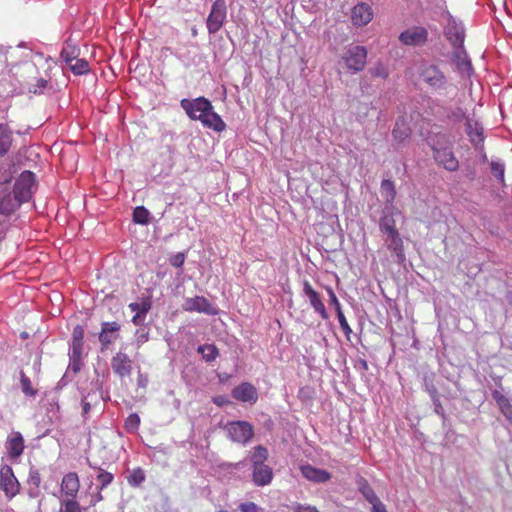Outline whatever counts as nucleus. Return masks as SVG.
I'll list each match as a JSON object with an SVG mask.
<instances>
[{"label":"nucleus","mask_w":512,"mask_h":512,"mask_svg":"<svg viewBox=\"0 0 512 512\" xmlns=\"http://www.w3.org/2000/svg\"><path fill=\"white\" fill-rule=\"evenodd\" d=\"M370 74L375 78L386 79L389 75L388 69L382 63H376L374 67L370 69Z\"/></svg>","instance_id":"79ce46f5"},{"label":"nucleus","mask_w":512,"mask_h":512,"mask_svg":"<svg viewBox=\"0 0 512 512\" xmlns=\"http://www.w3.org/2000/svg\"><path fill=\"white\" fill-rule=\"evenodd\" d=\"M36 190V178L31 171H24L16 179L13 194L20 202H28Z\"/></svg>","instance_id":"39448f33"},{"label":"nucleus","mask_w":512,"mask_h":512,"mask_svg":"<svg viewBox=\"0 0 512 512\" xmlns=\"http://www.w3.org/2000/svg\"><path fill=\"white\" fill-rule=\"evenodd\" d=\"M67 66L75 75H84L89 72V63L83 58L78 57Z\"/></svg>","instance_id":"2f4dec72"},{"label":"nucleus","mask_w":512,"mask_h":512,"mask_svg":"<svg viewBox=\"0 0 512 512\" xmlns=\"http://www.w3.org/2000/svg\"><path fill=\"white\" fill-rule=\"evenodd\" d=\"M13 142V134L10 127L5 123H0V157L5 156Z\"/></svg>","instance_id":"393cba45"},{"label":"nucleus","mask_w":512,"mask_h":512,"mask_svg":"<svg viewBox=\"0 0 512 512\" xmlns=\"http://www.w3.org/2000/svg\"><path fill=\"white\" fill-rule=\"evenodd\" d=\"M80 489V480L75 472H69L62 478L61 493L67 499H76Z\"/></svg>","instance_id":"f3484780"},{"label":"nucleus","mask_w":512,"mask_h":512,"mask_svg":"<svg viewBox=\"0 0 512 512\" xmlns=\"http://www.w3.org/2000/svg\"><path fill=\"white\" fill-rule=\"evenodd\" d=\"M20 384L22 392L27 396H35L37 394V390L33 389L31 380L26 376V374L21 371L20 373Z\"/></svg>","instance_id":"4c0bfd02"},{"label":"nucleus","mask_w":512,"mask_h":512,"mask_svg":"<svg viewBox=\"0 0 512 512\" xmlns=\"http://www.w3.org/2000/svg\"><path fill=\"white\" fill-rule=\"evenodd\" d=\"M269 456V452L266 447L258 445L254 447L253 452L250 456L252 464V482L257 487H264L271 484L274 473L272 468L265 464Z\"/></svg>","instance_id":"7ed1b4c3"},{"label":"nucleus","mask_w":512,"mask_h":512,"mask_svg":"<svg viewBox=\"0 0 512 512\" xmlns=\"http://www.w3.org/2000/svg\"><path fill=\"white\" fill-rule=\"evenodd\" d=\"M217 512H229V511H228V510H225V509H221V510H219V511H217Z\"/></svg>","instance_id":"4d7b16f0"},{"label":"nucleus","mask_w":512,"mask_h":512,"mask_svg":"<svg viewBox=\"0 0 512 512\" xmlns=\"http://www.w3.org/2000/svg\"><path fill=\"white\" fill-rule=\"evenodd\" d=\"M183 309L188 312H201L208 315H216L217 310L211 303L203 296H195L187 298L183 304Z\"/></svg>","instance_id":"f8f14e48"},{"label":"nucleus","mask_w":512,"mask_h":512,"mask_svg":"<svg viewBox=\"0 0 512 512\" xmlns=\"http://www.w3.org/2000/svg\"><path fill=\"white\" fill-rule=\"evenodd\" d=\"M145 316L146 315L136 313L132 318L133 324L136 326L141 325L145 319Z\"/></svg>","instance_id":"864d4df0"},{"label":"nucleus","mask_w":512,"mask_h":512,"mask_svg":"<svg viewBox=\"0 0 512 512\" xmlns=\"http://www.w3.org/2000/svg\"><path fill=\"white\" fill-rule=\"evenodd\" d=\"M131 311L146 315L151 308V302L149 298L143 299L141 302H132L128 305Z\"/></svg>","instance_id":"e433bc0d"},{"label":"nucleus","mask_w":512,"mask_h":512,"mask_svg":"<svg viewBox=\"0 0 512 512\" xmlns=\"http://www.w3.org/2000/svg\"><path fill=\"white\" fill-rule=\"evenodd\" d=\"M327 293L329 295L331 305L335 308L336 314H338L339 311H342V307L335 292L333 291L332 288H327Z\"/></svg>","instance_id":"09e8293b"},{"label":"nucleus","mask_w":512,"mask_h":512,"mask_svg":"<svg viewBox=\"0 0 512 512\" xmlns=\"http://www.w3.org/2000/svg\"><path fill=\"white\" fill-rule=\"evenodd\" d=\"M198 351L203 354V358L208 362L214 361L219 355L217 347L213 344L201 345L198 347Z\"/></svg>","instance_id":"72a5a7b5"},{"label":"nucleus","mask_w":512,"mask_h":512,"mask_svg":"<svg viewBox=\"0 0 512 512\" xmlns=\"http://www.w3.org/2000/svg\"><path fill=\"white\" fill-rule=\"evenodd\" d=\"M89 409H90V404L89 403H85L84 407H83L84 412L87 413L89 411Z\"/></svg>","instance_id":"6e6d98bb"},{"label":"nucleus","mask_w":512,"mask_h":512,"mask_svg":"<svg viewBox=\"0 0 512 512\" xmlns=\"http://www.w3.org/2000/svg\"><path fill=\"white\" fill-rule=\"evenodd\" d=\"M45 83H46V81H45V80H42V82H40V85H43V84H45Z\"/></svg>","instance_id":"13d9d810"},{"label":"nucleus","mask_w":512,"mask_h":512,"mask_svg":"<svg viewBox=\"0 0 512 512\" xmlns=\"http://www.w3.org/2000/svg\"><path fill=\"white\" fill-rule=\"evenodd\" d=\"M140 426V417L138 414H130L125 420V429L128 432H136Z\"/></svg>","instance_id":"a19ab883"},{"label":"nucleus","mask_w":512,"mask_h":512,"mask_svg":"<svg viewBox=\"0 0 512 512\" xmlns=\"http://www.w3.org/2000/svg\"><path fill=\"white\" fill-rule=\"evenodd\" d=\"M111 367L119 377H128L132 373L133 361L126 353L120 351L112 357Z\"/></svg>","instance_id":"4468645a"},{"label":"nucleus","mask_w":512,"mask_h":512,"mask_svg":"<svg viewBox=\"0 0 512 512\" xmlns=\"http://www.w3.org/2000/svg\"><path fill=\"white\" fill-rule=\"evenodd\" d=\"M303 292L305 296L308 298L310 305L313 307L314 311L317 312L322 319L327 320L329 318V315L320 297V294L312 287L309 281H304Z\"/></svg>","instance_id":"ddd939ff"},{"label":"nucleus","mask_w":512,"mask_h":512,"mask_svg":"<svg viewBox=\"0 0 512 512\" xmlns=\"http://www.w3.org/2000/svg\"><path fill=\"white\" fill-rule=\"evenodd\" d=\"M411 136V129L404 118H400L396 121L395 126L392 130V137L398 143H403Z\"/></svg>","instance_id":"5701e85b"},{"label":"nucleus","mask_w":512,"mask_h":512,"mask_svg":"<svg viewBox=\"0 0 512 512\" xmlns=\"http://www.w3.org/2000/svg\"><path fill=\"white\" fill-rule=\"evenodd\" d=\"M302 475L310 481L324 483L330 479V474L322 469L315 468L311 465H302L300 467Z\"/></svg>","instance_id":"aec40b11"},{"label":"nucleus","mask_w":512,"mask_h":512,"mask_svg":"<svg viewBox=\"0 0 512 512\" xmlns=\"http://www.w3.org/2000/svg\"><path fill=\"white\" fill-rule=\"evenodd\" d=\"M373 16L372 7L365 2H360L352 8L350 17L355 27H363L372 21Z\"/></svg>","instance_id":"9d476101"},{"label":"nucleus","mask_w":512,"mask_h":512,"mask_svg":"<svg viewBox=\"0 0 512 512\" xmlns=\"http://www.w3.org/2000/svg\"><path fill=\"white\" fill-rule=\"evenodd\" d=\"M80 55V49L71 39H67L61 50V58L67 64H71Z\"/></svg>","instance_id":"a878e982"},{"label":"nucleus","mask_w":512,"mask_h":512,"mask_svg":"<svg viewBox=\"0 0 512 512\" xmlns=\"http://www.w3.org/2000/svg\"><path fill=\"white\" fill-rule=\"evenodd\" d=\"M370 504L372 505V512H387L385 505L380 501V499H377Z\"/></svg>","instance_id":"603ef678"},{"label":"nucleus","mask_w":512,"mask_h":512,"mask_svg":"<svg viewBox=\"0 0 512 512\" xmlns=\"http://www.w3.org/2000/svg\"><path fill=\"white\" fill-rule=\"evenodd\" d=\"M291 510L292 512H319L315 506L303 505L300 503H295L292 505Z\"/></svg>","instance_id":"8fccbe9b"},{"label":"nucleus","mask_w":512,"mask_h":512,"mask_svg":"<svg viewBox=\"0 0 512 512\" xmlns=\"http://www.w3.org/2000/svg\"><path fill=\"white\" fill-rule=\"evenodd\" d=\"M447 117H448V119L455 121V122H460L465 118L467 119L466 113L461 107H456L454 109H450L447 112Z\"/></svg>","instance_id":"a18cd8bd"},{"label":"nucleus","mask_w":512,"mask_h":512,"mask_svg":"<svg viewBox=\"0 0 512 512\" xmlns=\"http://www.w3.org/2000/svg\"><path fill=\"white\" fill-rule=\"evenodd\" d=\"M45 83H46V81H45V80H42V82H40V85H43V84H45Z\"/></svg>","instance_id":"bf43d9fd"},{"label":"nucleus","mask_w":512,"mask_h":512,"mask_svg":"<svg viewBox=\"0 0 512 512\" xmlns=\"http://www.w3.org/2000/svg\"><path fill=\"white\" fill-rule=\"evenodd\" d=\"M388 238L390 240V242L387 246L388 249L390 251H393L399 258L404 257L403 240L400 237L399 232H394L392 234H389Z\"/></svg>","instance_id":"c756f323"},{"label":"nucleus","mask_w":512,"mask_h":512,"mask_svg":"<svg viewBox=\"0 0 512 512\" xmlns=\"http://www.w3.org/2000/svg\"><path fill=\"white\" fill-rule=\"evenodd\" d=\"M493 399L496 401L499 409L507 418V420L512 424V404L507 397L501 394L499 391H494Z\"/></svg>","instance_id":"cd10ccee"},{"label":"nucleus","mask_w":512,"mask_h":512,"mask_svg":"<svg viewBox=\"0 0 512 512\" xmlns=\"http://www.w3.org/2000/svg\"><path fill=\"white\" fill-rule=\"evenodd\" d=\"M428 39V32L424 27H412L403 31L399 40L408 46H418L424 44Z\"/></svg>","instance_id":"9b49d317"},{"label":"nucleus","mask_w":512,"mask_h":512,"mask_svg":"<svg viewBox=\"0 0 512 512\" xmlns=\"http://www.w3.org/2000/svg\"><path fill=\"white\" fill-rule=\"evenodd\" d=\"M227 18V5L225 0H215L206 20L207 30L215 34L223 27Z\"/></svg>","instance_id":"0eeeda50"},{"label":"nucleus","mask_w":512,"mask_h":512,"mask_svg":"<svg viewBox=\"0 0 512 512\" xmlns=\"http://www.w3.org/2000/svg\"><path fill=\"white\" fill-rule=\"evenodd\" d=\"M145 480L144 472L141 469L134 470L128 477L131 486H139Z\"/></svg>","instance_id":"c03bdc74"},{"label":"nucleus","mask_w":512,"mask_h":512,"mask_svg":"<svg viewBox=\"0 0 512 512\" xmlns=\"http://www.w3.org/2000/svg\"><path fill=\"white\" fill-rule=\"evenodd\" d=\"M367 55L368 51L366 47L362 45H353L347 48L341 56V59L349 71L358 73L364 70L367 62Z\"/></svg>","instance_id":"20e7f679"},{"label":"nucleus","mask_w":512,"mask_h":512,"mask_svg":"<svg viewBox=\"0 0 512 512\" xmlns=\"http://www.w3.org/2000/svg\"><path fill=\"white\" fill-rule=\"evenodd\" d=\"M22 202L18 198L11 196L10 194L4 195L0 198V213L3 215H10L13 213Z\"/></svg>","instance_id":"bb28decb"},{"label":"nucleus","mask_w":512,"mask_h":512,"mask_svg":"<svg viewBox=\"0 0 512 512\" xmlns=\"http://www.w3.org/2000/svg\"><path fill=\"white\" fill-rule=\"evenodd\" d=\"M184 262H185V254L182 252L176 253L169 259L170 265L173 267H176V268L182 267Z\"/></svg>","instance_id":"de8ad7c7"},{"label":"nucleus","mask_w":512,"mask_h":512,"mask_svg":"<svg viewBox=\"0 0 512 512\" xmlns=\"http://www.w3.org/2000/svg\"><path fill=\"white\" fill-rule=\"evenodd\" d=\"M120 330V325L115 322H103L101 332L99 334V341L102 345V349L108 348V346L117 338L115 334Z\"/></svg>","instance_id":"a211bd4d"},{"label":"nucleus","mask_w":512,"mask_h":512,"mask_svg":"<svg viewBox=\"0 0 512 512\" xmlns=\"http://www.w3.org/2000/svg\"><path fill=\"white\" fill-rule=\"evenodd\" d=\"M27 483L29 485V495L32 497L38 496L39 487L41 484V476L37 469H30Z\"/></svg>","instance_id":"c85d7f7f"},{"label":"nucleus","mask_w":512,"mask_h":512,"mask_svg":"<svg viewBox=\"0 0 512 512\" xmlns=\"http://www.w3.org/2000/svg\"><path fill=\"white\" fill-rule=\"evenodd\" d=\"M224 430L231 441L240 444H246L254 437V428L247 421L228 422Z\"/></svg>","instance_id":"423d86ee"},{"label":"nucleus","mask_w":512,"mask_h":512,"mask_svg":"<svg viewBox=\"0 0 512 512\" xmlns=\"http://www.w3.org/2000/svg\"><path fill=\"white\" fill-rule=\"evenodd\" d=\"M379 227L381 232L386 233L387 235L398 232L393 215H384L381 217Z\"/></svg>","instance_id":"7c9ffc66"},{"label":"nucleus","mask_w":512,"mask_h":512,"mask_svg":"<svg viewBox=\"0 0 512 512\" xmlns=\"http://www.w3.org/2000/svg\"><path fill=\"white\" fill-rule=\"evenodd\" d=\"M232 397L240 402L254 404L258 400V392L253 384L243 382L232 390Z\"/></svg>","instance_id":"dca6fc26"},{"label":"nucleus","mask_w":512,"mask_h":512,"mask_svg":"<svg viewBox=\"0 0 512 512\" xmlns=\"http://www.w3.org/2000/svg\"><path fill=\"white\" fill-rule=\"evenodd\" d=\"M240 512H264V509L254 502H243L238 506Z\"/></svg>","instance_id":"49530a36"},{"label":"nucleus","mask_w":512,"mask_h":512,"mask_svg":"<svg viewBox=\"0 0 512 512\" xmlns=\"http://www.w3.org/2000/svg\"><path fill=\"white\" fill-rule=\"evenodd\" d=\"M421 79L432 89H444L447 83L445 74L436 65L424 67L420 73Z\"/></svg>","instance_id":"1a4fd4ad"},{"label":"nucleus","mask_w":512,"mask_h":512,"mask_svg":"<svg viewBox=\"0 0 512 512\" xmlns=\"http://www.w3.org/2000/svg\"><path fill=\"white\" fill-rule=\"evenodd\" d=\"M180 105L190 119L199 120L203 126L217 132L225 130L226 124L222 118L213 111L212 104L208 99L204 97H198L193 100L183 99Z\"/></svg>","instance_id":"f257e3e1"},{"label":"nucleus","mask_w":512,"mask_h":512,"mask_svg":"<svg viewBox=\"0 0 512 512\" xmlns=\"http://www.w3.org/2000/svg\"><path fill=\"white\" fill-rule=\"evenodd\" d=\"M445 35L453 47L462 46L465 39V31L461 25L456 23L449 24L446 27Z\"/></svg>","instance_id":"4be33fe9"},{"label":"nucleus","mask_w":512,"mask_h":512,"mask_svg":"<svg viewBox=\"0 0 512 512\" xmlns=\"http://www.w3.org/2000/svg\"><path fill=\"white\" fill-rule=\"evenodd\" d=\"M83 339H84V329L81 325H77L74 327L72 332V356L74 359H79L81 357L83 351Z\"/></svg>","instance_id":"b1692460"},{"label":"nucleus","mask_w":512,"mask_h":512,"mask_svg":"<svg viewBox=\"0 0 512 512\" xmlns=\"http://www.w3.org/2000/svg\"><path fill=\"white\" fill-rule=\"evenodd\" d=\"M213 402L217 405V406H223L224 404L226 403H229V401L223 397V396H218V397H215Z\"/></svg>","instance_id":"5fc2aeb1"},{"label":"nucleus","mask_w":512,"mask_h":512,"mask_svg":"<svg viewBox=\"0 0 512 512\" xmlns=\"http://www.w3.org/2000/svg\"><path fill=\"white\" fill-rule=\"evenodd\" d=\"M381 190L385 193L388 201H393L396 196L394 183L391 180L384 179L381 183Z\"/></svg>","instance_id":"58836bf2"},{"label":"nucleus","mask_w":512,"mask_h":512,"mask_svg":"<svg viewBox=\"0 0 512 512\" xmlns=\"http://www.w3.org/2000/svg\"><path fill=\"white\" fill-rule=\"evenodd\" d=\"M429 145L439 166L451 172L458 170L459 162L452 151L453 144L448 135L438 134L435 138H430Z\"/></svg>","instance_id":"f03ea898"},{"label":"nucleus","mask_w":512,"mask_h":512,"mask_svg":"<svg viewBox=\"0 0 512 512\" xmlns=\"http://www.w3.org/2000/svg\"><path fill=\"white\" fill-rule=\"evenodd\" d=\"M452 61L455 63L457 68L463 72H469L472 70L471 61L468 58V55L462 46L453 47Z\"/></svg>","instance_id":"412c9836"},{"label":"nucleus","mask_w":512,"mask_h":512,"mask_svg":"<svg viewBox=\"0 0 512 512\" xmlns=\"http://www.w3.org/2000/svg\"><path fill=\"white\" fill-rule=\"evenodd\" d=\"M466 132L475 149L483 151L485 137L482 125L478 121L467 118Z\"/></svg>","instance_id":"2eb2a0df"},{"label":"nucleus","mask_w":512,"mask_h":512,"mask_svg":"<svg viewBox=\"0 0 512 512\" xmlns=\"http://www.w3.org/2000/svg\"><path fill=\"white\" fill-rule=\"evenodd\" d=\"M8 456L12 459L20 457L24 451V438L20 432H13L7 439Z\"/></svg>","instance_id":"6ab92c4d"},{"label":"nucleus","mask_w":512,"mask_h":512,"mask_svg":"<svg viewBox=\"0 0 512 512\" xmlns=\"http://www.w3.org/2000/svg\"><path fill=\"white\" fill-rule=\"evenodd\" d=\"M59 512H83V509L76 499H62Z\"/></svg>","instance_id":"473e14b6"},{"label":"nucleus","mask_w":512,"mask_h":512,"mask_svg":"<svg viewBox=\"0 0 512 512\" xmlns=\"http://www.w3.org/2000/svg\"><path fill=\"white\" fill-rule=\"evenodd\" d=\"M359 491L362 493L364 498L369 502L372 503L375 500L379 499L377 495L375 494L373 488L369 485L367 480L361 479L359 482Z\"/></svg>","instance_id":"f704fd0d"},{"label":"nucleus","mask_w":512,"mask_h":512,"mask_svg":"<svg viewBox=\"0 0 512 512\" xmlns=\"http://www.w3.org/2000/svg\"><path fill=\"white\" fill-rule=\"evenodd\" d=\"M492 173L499 179L503 180L504 178V165L499 162L491 163Z\"/></svg>","instance_id":"3c124183"},{"label":"nucleus","mask_w":512,"mask_h":512,"mask_svg":"<svg viewBox=\"0 0 512 512\" xmlns=\"http://www.w3.org/2000/svg\"><path fill=\"white\" fill-rule=\"evenodd\" d=\"M0 488L8 499L14 498L20 492V483L9 465L0 468Z\"/></svg>","instance_id":"6e6552de"},{"label":"nucleus","mask_w":512,"mask_h":512,"mask_svg":"<svg viewBox=\"0 0 512 512\" xmlns=\"http://www.w3.org/2000/svg\"><path fill=\"white\" fill-rule=\"evenodd\" d=\"M99 473L97 475V481L100 483V490L106 488L113 482L114 476L112 473L107 472L101 468H98Z\"/></svg>","instance_id":"ea45409f"},{"label":"nucleus","mask_w":512,"mask_h":512,"mask_svg":"<svg viewBox=\"0 0 512 512\" xmlns=\"http://www.w3.org/2000/svg\"><path fill=\"white\" fill-rule=\"evenodd\" d=\"M149 211L144 206H138L133 210V221L137 224L146 225L149 223Z\"/></svg>","instance_id":"c9c22d12"},{"label":"nucleus","mask_w":512,"mask_h":512,"mask_svg":"<svg viewBox=\"0 0 512 512\" xmlns=\"http://www.w3.org/2000/svg\"><path fill=\"white\" fill-rule=\"evenodd\" d=\"M337 318L339 321V325L345 334V337L347 338V340H350V337L352 334V329H351L350 325L348 324L343 311H339V313L337 314Z\"/></svg>","instance_id":"37998d69"}]
</instances>
